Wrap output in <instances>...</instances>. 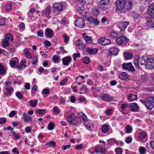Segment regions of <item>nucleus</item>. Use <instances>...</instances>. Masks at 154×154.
Returning a JSON list of instances; mask_svg holds the SVG:
<instances>
[{"label": "nucleus", "mask_w": 154, "mask_h": 154, "mask_svg": "<svg viewBox=\"0 0 154 154\" xmlns=\"http://www.w3.org/2000/svg\"><path fill=\"white\" fill-rule=\"evenodd\" d=\"M116 10L118 11L123 13L130 10L133 2L132 0H119L115 2Z\"/></svg>", "instance_id": "nucleus-1"}, {"label": "nucleus", "mask_w": 154, "mask_h": 154, "mask_svg": "<svg viewBox=\"0 0 154 154\" xmlns=\"http://www.w3.org/2000/svg\"><path fill=\"white\" fill-rule=\"evenodd\" d=\"M145 67L147 69H152L154 68V57H148L145 64Z\"/></svg>", "instance_id": "nucleus-2"}, {"label": "nucleus", "mask_w": 154, "mask_h": 154, "mask_svg": "<svg viewBox=\"0 0 154 154\" xmlns=\"http://www.w3.org/2000/svg\"><path fill=\"white\" fill-rule=\"evenodd\" d=\"M67 121L71 125H76L77 124H79L80 122H78L74 115H72L68 116L66 119Z\"/></svg>", "instance_id": "nucleus-3"}, {"label": "nucleus", "mask_w": 154, "mask_h": 154, "mask_svg": "<svg viewBox=\"0 0 154 154\" xmlns=\"http://www.w3.org/2000/svg\"><path fill=\"white\" fill-rule=\"evenodd\" d=\"M109 0H102L99 3L100 8L103 11L108 10L109 6Z\"/></svg>", "instance_id": "nucleus-4"}, {"label": "nucleus", "mask_w": 154, "mask_h": 154, "mask_svg": "<svg viewBox=\"0 0 154 154\" xmlns=\"http://www.w3.org/2000/svg\"><path fill=\"white\" fill-rule=\"evenodd\" d=\"M122 67L123 69L128 70L129 71L134 72L135 69L131 63H123L122 64Z\"/></svg>", "instance_id": "nucleus-5"}, {"label": "nucleus", "mask_w": 154, "mask_h": 154, "mask_svg": "<svg viewBox=\"0 0 154 154\" xmlns=\"http://www.w3.org/2000/svg\"><path fill=\"white\" fill-rule=\"evenodd\" d=\"M85 20L82 17H79L75 20V25L76 27L82 28L85 25Z\"/></svg>", "instance_id": "nucleus-6"}, {"label": "nucleus", "mask_w": 154, "mask_h": 154, "mask_svg": "<svg viewBox=\"0 0 154 154\" xmlns=\"http://www.w3.org/2000/svg\"><path fill=\"white\" fill-rule=\"evenodd\" d=\"M107 151V149L101 146H96L94 147V152L97 153H101L102 154H104L106 153Z\"/></svg>", "instance_id": "nucleus-7"}, {"label": "nucleus", "mask_w": 154, "mask_h": 154, "mask_svg": "<svg viewBox=\"0 0 154 154\" xmlns=\"http://www.w3.org/2000/svg\"><path fill=\"white\" fill-rule=\"evenodd\" d=\"M129 41V39L125 36H122L116 39V43L119 45H121L124 43H127Z\"/></svg>", "instance_id": "nucleus-8"}, {"label": "nucleus", "mask_w": 154, "mask_h": 154, "mask_svg": "<svg viewBox=\"0 0 154 154\" xmlns=\"http://www.w3.org/2000/svg\"><path fill=\"white\" fill-rule=\"evenodd\" d=\"M128 108L130 111L134 112H138L139 109V106L138 104L135 103H130L129 104Z\"/></svg>", "instance_id": "nucleus-9"}, {"label": "nucleus", "mask_w": 154, "mask_h": 154, "mask_svg": "<svg viewBox=\"0 0 154 154\" xmlns=\"http://www.w3.org/2000/svg\"><path fill=\"white\" fill-rule=\"evenodd\" d=\"M100 97L103 100L107 102H109L113 99V97L108 94H103L100 95Z\"/></svg>", "instance_id": "nucleus-10"}, {"label": "nucleus", "mask_w": 154, "mask_h": 154, "mask_svg": "<svg viewBox=\"0 0 154 154\" xmlns=\"http://www.w3.org/2000/svg\"><path fill=\"white\" fill-rule=\"evenodd\" d=\"M54 11V12H60L63 10L62 5L59 3H54L53 5Z\"/></svg>", "instance_id": "nucleus-11"}, {"label": "nucleus", "mask_w": 154, "mask_h": 154, "mask_svg": "<svg viewBox=\"0 0 154 154\" xmlns=\"http://www.w3.org/2000/svg\"><path fill=\"white\" fill-rule=\"evenodd\" d=\"M71 57L69 56H67L63 58L62 59L63 64L65 66H68L72 60Z\"/></svg>", "instance_id": "nucleus-12"}, {"label": "nucleus", "mask_w": 154, "mask_h": 154, "mask_svg": "<svg viewBox=\"0 0 154 154\" xmlns=\"http://www.w3.org/2000/svg\"><path fill=\"white\" fill-rule=\"evenodd\" d=\"M128 24L129 22H128L122 21L119 23L118 25V26L121 30H124L127 27Z\"/></svg>", "instance_id": "nucleus-13"}, {"label": "nucleus", "mask_w": 154, "mask_h": 154, "mask_svg": "<svg viewBox=\"0 0 154 154\" xmlns=\"http://www.w3.org/2000/svg\"><path fill=\"white\" fill-rule=\"evenodd\" d=\"M119 50L118 48L113 47L109 49V52L110 54L113 55H117L118 54Z\"/></svg>", "instance_id": "nucleus-14"}, {"label": "nucleus", "mask_w": 154, "mask_h": 154, "mask_svg": "<svg viewBox=\"0 0 154 154\" xmlns=\"http://www.w3.org/2000/svg\"><path fill=\"white\" fill-rule=\"evenodd\" d=\"M23 117L24 119V122H29L32 121V118L28 115L26 112H24L23 114Z\"/></svg>", "instance_id": "nucleus-15"}, {"label": "nucleus", "mask_w": 154, "mask_h": 154, "mask_svg": "<svg viewBox=\"0 0 154 154\" xmlns=\"http://www.w3.org/2000/svg\"><path fill=\"white\" fill-rule=\"evenodd\" d=\"M88 20L90 23L94 25H97L99 23V22L96 18L92 17H90L88 18Z\"/></svg>", "instance_id": "nucleus-16"}, {"label": "nucleus", "mask_w": 154, "mask_h": 154, "mask_svg": "<svg viewBox=\"0 0 154 154\" xmlns=\"http://www.w3.org/2000/svg\"><path fill=\"white\" fill-rule=\"evenodd\" d=\"M87 52L90 54L95 55L98 52V50L97 48H88L87 49Z\"/></svg>", "instance_id": "nucleus-17"}, {"label": "nucleus", "mask_w": 154, "mask_h": 154, "mask_svg": "<svg viewBox=\"0 0 154 154\" xmlns=\"http://www.w3.org/2000/svg\"><path fill=\"white\" fill-rule=\"evenodd\" d=\"M148 13L151 17H154V3L150 5Z\"/></svg>", "instance_id": "nucleus-18"}, {"label": "nucleus", "mask_w": 154, "mask_h": 154, "mask_svg": "<svg viewBox=\"0 0 154 154\" xmlns=\"http://www.w3.org/2000/svg\"><path fill=\"white\" fill-rule=\"evenodd\" d=\"M148 57L145 56H143L139 58V62L141 65H145L146 63V61Z\"/></svg>", "instance_id": "nucleus-19"}, {"label": "nucleus", "mask_w": 154, "mask_h": 154, "mask_svg": "<svg viewBox=\"0 0 154 154\" xmlns=\"http://www.w3.org/2000/svg\"><path fill=\"white\" fill-rule=\"evenodd\" d=\"M76 44L80 49L81 48L83 49L85 48V44H84V42L81 40H78L76 42Z\"/></svg>", "instance_id": "nucleus-20"}, {"label": "nucleus", "mask_w": 154, "mask_h": 154, "mask_svg": "<svg viewBox=\"0 0 154 154\" xmlns=\"http://www.w3.org/2000/svg\"><path fill=\"white\" fill-rule=\"evenodd\" d=\"M140 57L139 55H136L135 57L134 60L133 61V63L136 67L139 68H140V66L139 64V58Z\"/></svg>", "instance_id": "nucleus-21"}, {"label": "nucleus", "mask_w": 154, "mask_h": 154, "mask_svg": "<svg viewBox=\"0 0 154 154\" xmlns=\"http://www.w3.org/2000/svg\"><path fill=\"white\" fill-rule=\"evenodd\" d=\"M45 34L47 37L51 38L52 36L53 31L50 29H48L45 30Z\"/></svg>", "instance_id": "nucleus-22"}, {"label": "nucleus", "mask_w": 154, "mask_h": 154, "mask_svg": "<svg viewBox=\"0 0 154 154\" xmlns=\"http://www.w3.org/2000/svg\"><path fill=\"white\" fill-rule=\"evenodd\" d=\"M119 77L122 80H125L128 79L129 76L126 72H123L119 75Z\"/></svg>", "instance_id": "nucleus-23"}, {"label": "nucleus", "mask_w": 154, "mask_h": 154, "mask_svg": "<svg viewBox=\"0 0 154 154\" xmlns=\"http://www.w3.org/2000/svg\"><path fill=\"white\" fill-rule=\"evenodd\" d=\"M123 55L125 58L127 60H129L131 59L133 57L132 53L127 52H124L123 53Z\"/></svg>", "instance_id": "nucleus-24"}, {"label": "nucleus", "mask_w": 154, "mask_h": 154, "mask_svg": "<svg viewBox=\"0 0 154 154\" xmlns=\"http://www.w3.org/2000/svg\"><path fill=\"white\" fill-rule=\"evenodd\" d=\"M26 62L24 60H22L20 63V65L18 66L17 67L18 69L21 70L23 66L24 67L26 66Z\"/></svg>", "instance_id": "nucleus-25"}, {"label": "nucleus", "mask_w": 154, "mask_h": 154, "mask_svg": "<svg viewBox=\"0 0 154 154\" xmlns=\"http://www.w3.org/2000/svg\"><path fill=\"white\" fill-rule=\"evenodd\" d=\"M37 114L43 116L46 113V110L45 109H38L35 110Z\"/></svg>", "instance_id": "nucleus-26"}, {"label": "nucleus", "mask_w": 154, "mask_h": 154, "mask_svg": "<svg viewBox=\"0 0 154 154\" xmlns=\"http://www.w3.org/2000/svg\"><path fill=\"white\" fill-rule=\"evenodd\" d=\"M51 12V8L50 6H48L45 10H43V12L47 16H49Z\"/></svg>", "instance_id": "nucleus-27"}, {"label": "nucleus", "mask_w": 154, "mask_h": 154, "mask_svg": "<svg viewBox=\"0 0 154 154\" xmlns=\"http://www.w3.org/2000/svg\"><path fill=\"white\" fill-rule=\"evenodd\" d=\"M128 97V99L131 101H133L137 99V97L136 95L130 94Z\"/></svg>", "instance_id": "nucleus-28"}, {"label": "nucleus", "mask_w": 154, "mask_h": 154, "mask_svg": "<svg viewBox=\"0 0 154 154\" xmlns=\"http://www.w3.org/2000/svg\"><path fill=\"white\" fill-rule=\"evenodd\" d=\"M79 114L80 116H79V119L80 121H84V122L87 119V117L85 115L83 114L82 112H80L79 113Z\"/></svg>", "instance_id": "nucleus-29"}, {"label": "nucleus", "mask_w": 154, "mask_h": 154, "mask_svg": "<svg viewBox=\"0 0 154 154\" xmlns=\"http://www.w3.org/2000/svg\"><path fill=\"white\" fill-rule=\"evenodd\" d=\"M38 100H30L29 102V105L32 107H35L37 105Z\"/></svg>", "instance_id": "nucleus-30"}, {"label": "nucleus", "mask_w": 154, "mask_h": 154, "mask_svg": "<svg viewBox=\"0 0 154 154\" xmlns=\"http://www.w3.org/2000/svg\"><path fill=\"white\" fill-rule=\"evenodd\" d=\"M17 60V58L12 59L9 61L10 65L11 67H15L17 62L16 60Z\"/></svg>", "instance_id": "nucleus-31"}, {"label": "nucleus", "mask_w": 154, "mask_h": 154, "mask_svg": "<svg viewBox=\"0 0 154 154\" xmlns=\"http://www.w3.org/2000/svg\"><path fill=\"white\" fill-rule=\"evenodd\" d=\"M6 71L5 67L0 63V74H5Z\"/></svg>", "instance_id": "nucleus-32"}, {"label": "nucleus", "mask_w": 154, "mask_h": 154, "mask_svg": "<svg viewBox=\"0 0 154 154\" xmlns=\"http://www.w3.org/2000/svg\"><path fill=\"white\" fill-rule=\"evenodd\" d=\"M5 39H7L9 41L12 42L13 40V38L11 34H6Z\"/></svg>", "instance_id": "nucleus-33"}, {"label": "nucleus", "mask_w": 154, "mask_h": 154, "mask_svg": "<svg viewBox=\"0 0 154 154\" xmlns=\"http://www.w3.org/2000/svg\"><path fill=\"white\" fill-rule=\"evenodd\" d=\"M84 125L87 127H90L92 124L90 120L89 119L86 120L84 122Z\"/></svg>", "instance_id": "nucleus-34"}, {"label": "nucleus", "mask_w": 154, "mask_h": 154, "mask_svg": "<svg viewBox=\"0 0 154 154\" xmlns=\"http://www.w3.org/2000/svg\"><path fill=\"white\" fill-rule=\"evenodd\" d=\"M46 145H48L51 147H54L56 146V143L53 141H51L45 144Z\"/></svg>", "instance_id": "nucleus-35"}, {"label": "nucleus", "mask_w": 154, "mask_h": 154, "mask_svg": "<svg viewBox=\"0 0 154 154\" xmlns=\"http://www.w3.org/2000/svg\"><path fill=\"white\" fill-rule=\"evenodd\" d=\"M13 90V88L11 87L10 88H7L5 89V91L7 92L8 95H10L11 94V92Z\"/></svg>", "instance_id": "nucleus-36"}, {"label": "nucleus", "mask_w": 154, "mask_h": 154, "mask_svg": "<svg viewBox=\"0 0 154 154\" xmlns=\"http://www.w3.org/2000/svg\"><path fill=\"white\" fill-rule=\"evenodd\" d=\"M146 106L148 109L151 110L154 107V105L152 103L148 102Z\"/></svg>", "instance_id": "nucleus-37"}, {"label": "nucleus", "mask_w": 154, "mask_h": 154, "mask_svg": "<svg viewBox=\"0 0 154 154\" xmlns=\"http://www.w3.org/2000/svg\"><path fill=\"white\" fill-rule=\"evenodd\" d=\"M102 131L104 133H106L109 130V127L106 125H105L103 126L102 128Z\"/></svg>", "instance_id": "nucleus-38"}, {"label": "nucleus", "mask_w": 154, "mask_h": 154, "mask_svg": "<svg viewBox=\"0 0 154 154\" xmlns=\"http://www.w3.org/2000/svg\"><path fill=\"white\" fill-rule=\"evenodd\" d=\"M38 62V58L37 56H34L32 58V63L33 65H36Z\"/></svg>", "instance_id": "nucleus-39"}, {"label": "nucleus", "mask_w": 154, "mask_h": 154, "mask_svg": "<svg viewBox=\"0 0 154 154\" xmlns=\"http://www.w3.org/2000/svg\"><path fill=\"white\" fill-rule=\"evenodd\" d=\"M117 142L116 140L114 138H112L108 140H107V142L110 144H113L114 143H116Z\"/></svg>", "instance_id": "nucleus-40"}, {"label": "nucleus", "mask_w": 154, "mask_h": 154, "mask_svg": "<svg viewBox=\"0 0 154 154\" xmlns=\"http://www.w3.org/2000/svg\"><path fill=\"white\" fill-rule=\"evenodd\" d=\"M147 134L145 132H142L140 133L139 135V137L140 139H143L145 138Z\"/></svg>", "instance_id": "nucleus-41"}, {"label": "nucleus", "mask_w": 154, "mask_h": 154, "mask_svg": "<svg viewBox=\"0 0 154 154\" xmlns=\"http://www.w3.org/2000/svg\"><path fill=\"white\" fill-rule=\"evenodd\" d=\"M59 101L60 104H64L66 103V97L60 96V98Z\"/></svg>", "instance_id": "nucleus-42"}, {"label": "nucleus", "mask_w": 154, "mask_h": 154, "mask_svg": "<svg viewBox=\"0 0 154 154\" xmlns=\"http://www.w3.org/2000/svg\"><path fill=\"white\" fill-rule=\"evenodd\" d=\"M146 100L149 102H152L154 103V97H148L146 98Z\"/></svg>", "instance_id": "nucleus-43"}, {"label": "nucleus", "mask_w": 154, "mask_h": 154, "mask_svg": "<svg viewBox=\"0 0 154 154\" xmlns=\"http://www.w3.org/2000/svg\"><path fill=\"white\" fill-rule=\"evenodd\" d=\"M115 152L117 154H122L123 152L122 149L120 147H118L116 148Z\"/></svg>", "instance_id": "nucleus-44"}, {"label": "nucleus", "mask_w": 154, "mask_h": 154, "mask_svg": "<svg viewBox=\"0 0 154 154\" xmlns=\"http://www.w3.org/2000/svg\"><path fill=\"white\" fill-rule=\"evenodd\" d=\"M54 125L53 122L50 123L48 125V129L50 130H52L54 128Z\"/></svg>", "instance_id": "nucleus-45"}, {"label": "nucleus", "mask_w": 154, "mask_h": 154, "mask_svg": "<svg viewBox=\"0 0 154 154\" xmlns=\"http://www.w3.org/2000/svg\"><path fill=\"white\" fill-rule=\"evenodd\" d=\"M53 112L58 114L60 112V110L58 107L56 106L53 108Z\"/></svg>", "instance_id": "nucleus-46"}, {"label": "nucleus", "mask_w": 154, "mask_h": 154, "mask_svg": "<svg viewBox=\"0 0 154 154\" xmlns=\"http://www.w3.org/2000/svg\"><path fill=\"white\" fill-rule=\"evenodd\" d=\"M9 45V42L8 40L7 39H5L3 41V46L4 47L6 48Z\"/></svg>", "instance_id": "nucleus-47"}, {"label": "nucleus", "mask_w": 154, "mask_h": 154, "mask_svg": "<svg viewBox=\"0 0 154 154\" xmlns=\"http://www.w3.org/2000/svg\"><path fill=\"white\" fill-rule=\"evenodd\" d=\"M38 37H43L44 35L43 31L41 29L39 30L37 32Z\"/></svg>", "instance_id": "nucleus-48"}, {"label": "nucleus", "mask_w": 154, "mask_h": 154, "mask_svg": "<svg viewBox=\"0 0 154 154\" xmlns=\"http://www.w3.org/2000/svg\"><path fill=\"white\" fill-rule=\"evenodd\" d=\"M90 58L88 57H85L82 59L83 62L85 64L88 63L89 62Z\"/></svg>", "instance_id": "nucleus-49"}, {"label": "nucleus", "mask_w": 154, "mask_h": 154, "mask_svg": "<svg viewBox=\"0 0 154 154\" xmlns=\"http://www.w3.org/2000/svg\"><path fill=\"white\" fill-rule=\"evenodd\" d=\"M139 151L141 154H145L146 152L145 149L143 147H140L139 148Z\"/></svg>", "instance_id": "nucleus-50"}, {"label": "nucleus", "mask_w": 154, "mask_h": 154, "mask_svg": "<svg viewBox=\"0 0 154 154\" xmlns=\"http://www.w3.org/2000/svg\"><path fill=\"white\" fill-rule=\"evenodd\" d=\"M126 129L127 131L126 132L127 133H129L131 132L132 130V128H131V126L129 125H128L126 127Z\"/></svg>", "instance_id": "nucleus-51"}, {"label": "nucleus", "mask_w": 154, "mask_h": 154, "mask_svg": "<svg viewBox=\"0 0 154 154\" xmlns=\"http://www.w3.org/2000/svg\"><path fill=\"white\" fill-rule=\"evenodd\" d=\"M73 60H76V58L77 57H80V55L79 53H74L72 55Z\"/></svg>", "instance_id": "nucleus-52"}, {"label": "nucleus", "mask_w": 154, "mask_h": 154, "mask_svg": "<svg viewBox=\"0 0 154 154\" xmlns=\"http://www.w3.org/2000/svg\"><path fill=\"white\" fill-rule=\"evenodd\" d=\"M113 110L112 108L106 110L105 112L107 115H110L113 112Z\"/></svg>", "instance_id": "nucleus-53"}, {"label": "nucleus", "mask_w": 154, "mask_h": 154, "mask_svg": "<svg viewBox=\"0 0 154 154\" xmlns=\"http://www.w3.org/2000/svg\"><path fill=\"white\" fill-rule=\"evenodd\" d=\"M92 38L91 37L88 36L85 39L86 42H88V43H91L92 42Z\"/></svg>", "instance_id": "nucleus-54"}, {"label": "nucleus", "mask_w": 154, "mask_h": 154, "mask_svg": "<svg viewBox=\"0 0 154 154\" xmlns=\"http://www.w3.org/2000/svg\"><path fill=\"white\" fill-rule=\"evenodd\" d=\"M16 96L20 99H22L23 97L22 94L20 92H17L16 93Z\"/></svg>", "instance_id": "nucleus-55"}, {"label": "nucleus", "mask_w": 154, "mask_h": 154, "mask_svg": "<svg viewBox=\"0 0 154 154\" xmlns=\"http://www.w3.org/2000/svg\"><path fill=\"white\" fill-rule=\"evenodd\" d=\"M6 9L8 11L11 9L12 4L10 3H7L6 5Z\"/></svg>", "instance_id": "nucleus-56"}, {"label": "nucleus", "mask_w": 154, "mask_h": 154, "mask_svg": "<svg viewBox=\"0 0 154 154\" xmlns=\"http://www.w3.org/2000/svg\"><path fill=\"white\" fill-rule=\"evenodd\" d=\"M98 69L99 70L102 71L104 70H106V68L105 67H103L102 65L99 64L98 66Z\"/></svg>", "instance_id": "nucleus-57"}, {"label": "nucleus", "mask_w": 154, "mask_h": 154, "mask_svg": "<svg viewBox=\"0 0 154 154\" xmlns=\"http://www.w3.org/2000/svg\"><path fill=\"white\" fill-rule=\"evenodd\" d=\"M117 34L114 31L111 32L110 34V37L112 38H115L117 36Z\"/></svg>", "instance_id": "nucleus-58"}, {"label": "nucleus", "mask_w": 154, "mask_h": 154, "mask_svg": "<svg viewBox=\"0 0 154 154\" xmlns=\"http://www.w3.org/2000/svg\"><path fill=\"white\" fill-rule=\"evenodd\" d=\"M42 93L45 94H50V91L48 89L45 88L42 91Z\"/></svg>", "instance_id": "nucleus-59"}, {"label": "nucleus", "mask_w": 154, "mask_h": 154, "mask_svg": "<svg viewBox=\"0 0 154 154\" xmlns=\"http://www.w3.org/2000/svg\"><path fill=\"white\" fill-rule=\"evenodd\" d=\"M17 114V112L15 110L12 111L9 114V117H11Z\"/></svg>", "instance_id": "nucleus-60"}, {"label": "nucleus", "mask_w": 154, "mask_h": 154, "mask_svg": "<svg viewBox=\"0 0 154 154\" xmlns=\"http://www.w3.org/2000/svg\"><path fill=\"white\" fill-rule=\"evenodd\" d=\"M63 37L64 38L65 42L67 43L69 41V37L67 36L66 34H64L63 35Z\"/></svg>", "instance_id": "nucleus-61"}, {"label": "nucleus", "mask_w": 154, "mask_h": 154, "mask_svg": "<svg viewBox=\"0 0 154 154\" xmlns=\"http://www.w3.org/2000/svg\"><path fill=\"white\" fill-rule=\"evenodd\" d=\"M128 104L127 103H123L121 105V107L122 111L123 110L127 108Z\"/></svg>", "instance_id": "nucleus-62"}, {"label": "nucleus", "mask_w": 154, "mask_h": 154, "mask_svg": "<svg viewBox=\"0 0 154 154\" xmlns=\"http://www.w3.org/2000/svg\"><path fill=\"white\" fill-rule=\"evenodd\" d=\"M132 141V138L130 137H128L126 138V142L127 143H130Z\"/></svg>", "instance_id": "nucleus-63"}, {"label": "nucleus", "mask_w": 154, "mask_h": 154, "mask_svg": "<svg viewBox=\"0 0 154 154\" xmlns=\"http://www.w3.org/2000/svg\"><path fill=\"white\" fill-rule=\"evenodd\" d=\"M6 121V119L5 118H2L0 119V124H3Z\"/></svg>", "instance_id": "nucleus-64"}]
</instances>
